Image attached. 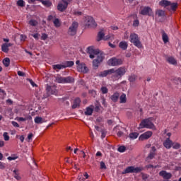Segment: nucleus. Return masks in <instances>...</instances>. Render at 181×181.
Returning <instances> with one entry per match:
<instances>
[{
	"label": "nucleus",
	"mask_w": 181,
	"mask_h": 181,
	"mask_svg": "<svg viewBox=\"0 0 181 181\" xmlns=\"http://www.w3.org/2000/svg\"><path fill=\"white\" fill-rule=\"evenodd\" d=\"M93 111L94 106L90 105V107H86V110L85 111V115H93Z\"/></svg>",
	"instance_id": "nucleus-20"
},
{
	"label": "nucleus",
	"mask_w": 181,
	"mask_h": 181,
	"mask_svg": "<svg viewBox=\"0 0 181 181\" xmlns=\"http://www.w3.org/2000/svg\"><path fill=\"white\" fill-rule=\"evenodd\" d=\"M136 80V75L135 74H132L129 76V81L130 83H134Z\"/></svg>",
	"instance_id": "nucleus-38"
},
{
	"label": "nucleus",
	"mask_w": 181,
	"mask_h": 181,
	"mask_svg": "<svg viewBox=\"0 0 181 181\" xmlns=\"http://www.w3.org/2000/svg\"><path fill=\"white\" fill-rule=\"evenodd\" d=\"M172 145H173V141H172L169 137L163 142V146L166 148V149H170V148H172Z\"/></svg>",
	"instance_id": "nucleus-17"
},
{
	"label": "nucleus",
	"mask_w": 181,
	"mask_h": 181,
	"mask_svg": "<svg viewBox=\"0 0 181 181\" xmlns=\"http://www.w3.org/2000/svg\"><path fill=\"white\" fill-rule=\"evenodd\" d=\"M120 104H125L127 103V95L124 93L122 94L119 97Z\"/></svg>",
	"instance_id": "nucleus-29"
},
{
	"label": "nucleus",
	"mask_w": 181,
	"mask_h": 181,
	"mask_svg": "<svg viewBox=\"0 0 181 181\" xmlns=\"http://www.w3.org/2000/svg\"><path fill=\"white\" fill-rule=\"evenodd\" d=\"M18 76H20V77H23V76H25V73H23V71H18Z\"/></svg>",
	"instance_id": "nucleus-59"
},
{
	"label": "nucleus",
	"mask_w": 181,
	"mask_h": 181,
	"mask_svg": "<svg viewBox=\"0 0 181 181\" xmlns=\"http://www.w3.org/2000/svg\"><path fill=\"white\" fill-rule=\"evenodd\" d=\"M144 170V167L129 166L122 173L127 175V173H141Z\"/></svg>",
	"instance_id": "nucleus-6"
},
{
	"label": "nucleus",
	"mask_w": 181,
	"mask_h": 181,
	"mask_svg": "<svg viewBox=\"0 0 181 181\" xmlns=\"http://www.w3.org/2000/svg\"><path fill=\"white\" fill-rule=\"evenodd\" d=\"M18 158H19V156H18V155L12 154L11 156H8L7 158V159H8V160H16V159H18Z\"/></svg>",
	"instance_id": "nucleus-36"
},
{
	"label": "nucleus",
	"mask_w": 181,
	"mask_h": 181,
	"mask_svg": "<svg viewBox=\"0 0 181 181\" xmlns=\"http://www.w3.org/2000/svg\"><path fill=\"white\" fill-rule=\"evenodd\" d=\"M152 134H153V133L151 131H147V132H144V134H141L139 139V141L149 139V138H151V136H152Z\"/></svg>",
	"instance_id": "nucleus-13"
},
{
	"label": "nucleus",
	"mask_w": 181,
	"mask_h": 181,
	"mask_svg": "<svg viewBox=\"0 0 181 181\" xmlns=\"http://www.w3.org/2000/svg\"><path fill=\"white\" fill-rule=\"evenodd\" d=\"M159 176H161V177H163L167 180H169V179H172V173H168L165 170H161L159 173Z\"/></svg>",
	"instance_id": "nucleus-14"
},
{
	"label": "nucleus",
	"mask_w": 181,
	"mask_h": 181,
	"mask_svg": "<svg viewBox=\"0 0 181 181\" xmlns=\"http://www.w3.org/2000/svg\"><path fill=\"white\" fill-rule=\"evenodd\" d=\"M117 136L121 137L124 135V132H122V131H119L117 134Z\"/></svg>",
	"instance_id": "nucleus-61"
},
{
	"label": "nucleus",
	"mask_w": 181,
	"mask_h": 181,
	"mask_svg": "<svg viewBox=\"0 0 181 181\" xmlns=\"http://www.w3.org/2000/svg\"><path fill=\"white\" fill-rule=\"evenodd\" d=\"M56 18V14L53 15H49L47 18V21H53V19Z\"/></svg>",
	"instance_id": "nucleus-52"
},
{
	"label": "nucleus",
	"mask_w": 181,
	"mask_h": 181,
	"mask_svg": "<svg viewBox=\"0 0 181 181\" xmlns=\"http://www.w3.org/2000/svg\"><path fill=\"white\" fill-rule=\"evenodd\" d=\"M105 34L102 31L99 32L98 34V42L100 40H104Z\"/></svg>",
	"instance_id": "nucleus-33"
},
{
	"label": "nucleus",
	"mask_w": 181,
	"mask_h": 181,
	"mask_svg": "<svg viewBox=\"0 0 181 181\" xmlns=\"http://www.w3.org/2000/svg\"><path fill=\"white\" fill-rule=\"evenodd\" d=\"M77 28H78V23L74 21L69 27L68 34L70 36H74L77 33Z\"/></svg>",
	"instance_id": "nucleus-11"
},
{
	"label": "nucleus",
	"mask_w": 181,
	"mask_h": 181,
	"mask_svg": "<svg viewBox=\"0 0 181 181\" xmlns=\"http://www.w3.org/2000/svg\"><path fill=\"white\" fill-rule=\"evenodd\" d=\"M3 136L4 138V141H8L9 139V136L7 132H4Z\"/></svg>",
	"instance_id": "nucleus-50"
},
{
	"label": "nucleus",
	"mask_w": 181,
	"mask_h": 181,
	"mask_svg": "<svg viewBox=\"0 0 181 181\" xmlns=\"http://www.w3.org/2000/svg\"><path fill=\"white\" fill-rule=\"evenodd\" d=\"M56 80L57 83H59L61 84H67V83H71L74 81V78L72 76H57Z\"/></svg>",
	"instance_id": "nucleus-8"
},
{
	"label": "nucleus",
	"mask_w": 181,
	"mask_h": 181,
	"mask_svg": "<svg viewBox=\"0 0 181 181\" xmlns=\"http://www.w3.org/2000/svg\"><path fill=\"white\" fill-rule=\"evenodd\" d=\"M76 69L79 73H83L84 74H86V73H88V67H87V65H86L84 63H81L78 66H76Z\"/></svg>",
	"instance_id": "nucleus-12"
},
{
	"label": "nucleus",
	"mask_w": 181,
	"mask_h": 181,
	"mask_svg": "<svg viewBox=\"0 0 181 181\" xmlns=\"http://www.w3.org/2000/svg\"><path fill=\"white\" fill-rule=\"evenodd\" d=\"M13 46L12 43H4L1 45V50L4 53H8L9 52V47Z\"/></svg>",
	"instance_id": "nucleus-16"
},
{
	"label": "nucleus",
	"mask_w": 181,
	"mask_h": 181,
	"mask_svg": "<svg viewBox=\"0 0 181 181\" xmlns=\"http://www.w3.org/2000/svg\"><path fill=\"white\" fill-rule=\"evenodd\" d=\"M87 50L90 59H94V57H96V59L93 61V67L95 69H98V67H100V64H101L104 61V54L100 52V49H94V47H88Z\"/></svg>",
	"instance_id": "nucleus-2"
},
{
	"label": "nucleus",
	"mask_w": 181,
	"mask_h": 181,
	"mask_svg": "<svg viewBox=\"0 0 181 181\" xmlns=\"http://www.w3.org/2000/svg\"><path fill=\"white\" fill-rule=\"evenodd\" d=\"M20 37H21V40H23V41L26 40V35H21Z\"/></svg>",
	"instance_id": "nucleus-60"
},
{
	"label": "nucleus",
	"mask_w": 181,
	"mask_h": 181,
	"mask_svg": "<svg viewBox=\"0 0 181 181\" xmlns=\"http://www.w3.org/2000/svg\"><path fill=\"white\" fill-rule=\"evenodd\" d=\"M46 90L48 95H56L57 94V90L54 86H47Z\"/></svg>",
	"instance_id": "nucleus-15"
},
{
	"label": "nucleus",
	"mask_w": 181,
	"mask_h": 181,
	"mask_svg": "<svg viewBox=\"0 0 181 181\" xmlns=\"http://www.w3.org/2000/svg\"><path fill=\"white\" fill-rule=\"evenodd\" d=\"M81 103V100L80 99V98H76L73 103L72 105V108L73 110L76 109V108H78V107H80V104Z\"/></svg>",
	"instance_id": "nucleus-18"
},
{
	"label": "nucleus",
	"mask_w": 181,
	"mask_h": 181,
	"mask_svg": "<svg viewBox=\"0 0 181 181\" xmlns=\"http://www.w3.org/2000/svg\"><path fill=\"white\" fill-rule=\"evenodd\" d=\"M32 138H33V134L30 133L28 135V141H30V139H32Z\"/></svg>",
	"instance_id": "nucleus-62"
},
{
	"label": "nucleus",
	"mask_w": 181,
	"mask_h": 181,
	"mask_svg": "<svg viewBox=\"0 0 181 181\" xmlns=\"http://www.w3.org/2000/svg\"><path fill=\"white\" fill-rule=\"evenodd\" d=\"M172 146L173 149H179L180 148V144L173 142Z\"/></svg>",
	"instance_id": "nucleus-41"
},
{
	"label": "nucleus",
	"mask_w": 181,
	"mask_h": 181,
	"mask_svg": "<svg viewBox=\"0 0 181 181\" xmlns=\"http://www.w3.org/2000/svg\"><path fill=\"white\" fill-rule=\"evenodd\" d=\"M138 136H139V133L138 132H132L129 134V138H130V139H132V140L136 139Z\"/></svg>",
	"instance_id": "nucleus-28"
},
{
	"label": "nucleus",
	"mask_w": 181,
	"mask_h": 181,
	"mask_svg": "<svg viewBox=\"0 0 181 181\" xmlns=\"http://www.w3.org/2000/svg\"><path fill=\"white\" fill-rule=\"evenodd\" d=\"M14 177H15V179H16L17 180H21V176H19V175H18V174H16V175H14Z\"/></svg>",
	"instance_id": "nucleus-64"
},
{
	"label": "nucleus",
	"mask_w": 181,
	"mask_h": 181,
	"mask_svg": "<svg viewBox=\"0 0 181 181\" xmlns=\"http://www.w3.org/2000/svg\"><path fill=\"white\" fill-rule=\"evenodd\" d=\"M83 20L87 28H97V23H95V21L93 17L87 16L83 18Z\"/></svg>",
	"instance_id": "nucleus-7"
},
{
	"label": "nucleus",
	"mask_w": 181,
	"mask_h": 181,
	"mask_svg": "<svg viewBox=\"0 0 181 181\" xmlns=\"http://www.w3.org/2000/svg\"><path fill=\"white\" fill-rule=\"evenodd\" d=\"M35 124H43L45 121L43 120V118L40 117H36L34 119Z\"/></svg>",
	"instance_id": "nucleus-31"
},
{
	"label": "nucleus",
	"mask_w": 181,
	"mask_h": 181,
	"mask_svg": "<svg viewBox=\"0 0 181 181\" xmlns=\"http://www.w3.org/2000/svg\"><path fill=\"white\" fill-rule=\"evenodd\" d=\"M74 15H76V16H81L83 13L81 11H74Z\"/></svg>",
	"instance_id": "nucleus-49"
},
{
	"label": "nucleus",
	"mask_w": 181,
	"mask_h": 181,
	"mask_svg": "<svg viewBox=\"0 0 181 181\" xmlns=\"http://www.w3.org/2000/svg\"><path fill=\"white\" fill-rule=\"evenodd\" d=\"M153 13L152 8L149 6L141 7L139 11V14L143 16H151Z\"/></svg>",
	"instance_id": "nucleus-10"
},
{
	"label": "nucleus",
	"mask_w": 181,
	"mask_h": 181,
	"mask_svg": "<svg viewBox=\"0 0 181 181\" xmlns=\"http://www.w3.org/2000/svg\"><path fill=\"white\" fill-rule=\"evenodd\" d=\"M124 63L122 59H118L117 57H112L107 61L108 66H121Z\"/></svg>",
	"instance_id": "nucleus-9"
},
{
	"label": "nucleus",
	"mask_w": 181,
	"mask_h": 181,
	"mask_svg": "<svg viewBox=\"0 0 181 181\" xmlns=\"http://www.w3.org/2000/svg\"><path fill=\"white\" fill-rule=\"evenodd\" d=\"M119 47L122 49V50H127L128 49V42L126 41H122L119 44Z\"/></svg>",
	"instance_id": "nucleus-22"
},
{
	"label": "nucleus",
	"mask_w": 181,
	"mask_h": 181,
	"mask_svg": "<svg viewBox=\"0 0 181 181\" xmlns=\"http://www.w3.org/2000/svg\"><path fill=\"white\" fill-rule=\"evenodd\" d=\"M166 61L168 63H169V64H173V66H176V64H177V61H176L173 57H168L166 58Z\"/></svg>",
	"instance_id": "nucleus-19"
},
{
	"label": "nucleus",
	"mask_w": 181,
	"mask_h": 181,
	"mask_svg": "<svg viewBox=\"0 0 181 181\" xmlns=\"http://www.w3.org/2000/svg\"><path fill=\"white\" fill-rule=\"evenodd\" d=\"M127 150V147H125L124 146H120L118 148H117V151L118 152H124V151Z\"/></svg>",
	"instance_id": "nucleus-42"
},
{
	"label": "nucleus",
	"mask_w": 181,
	"mask_h": 181,
	"mask_svg": "<svg viewBox=\"0 0 181 181\" xmlns=\"http://www.w3.org/2000/svg\"><path fill=\"white\" fill-rule=\"evenodd\" d=\"M57 9L59 12H64L66 9H67V6L63 4V3H59L57 5Z\"/></svg>",
	"instance_id": "nucleus-21"
},
{
	"label": "nucleus",
	"mask_w": 181,
	"mask_h": 181,
	"mask_svg": "<svg viewBox=\"0 0 181 181\" xmlns=\"http://www.w3.org/2000/svg\"><path fill=\"white\" fill-rule=\"evenodd\" d=\"M31 36H33V37H34L35 40H39V36H40V35L39 33H35V34H31Z\"/></svg>",
	"instance_id": "nucleus-47"
},
{
	"label": "nucleus",
	"mask_w": 181,
	"mask_h": 181,
	"mask_svg": "<svg viewBox=\"0 0 181 181\" xmlns=\"http://www.w3.org/2000/svg\"><path fill=\"white\" fill-rule=\"evenodd\" d=\"M156 152V148L155 146L151 147L150 153L148 156V159H153L155 157V153Z\"/></svg>",
	"instance_id": "nucleus-23"
},
{
	"label": "nucleus",
	"mask_w": 181,
	"mask_h": 181,
	"mask_svg": "<svg viewBox=\"0 0 181 181\" xmlns=\"http://www.w3.org/2000/svg\"><path fill=\"white\" fill-rule=\"evenodd\" d=\"M11 124H12L13 127H14L15 128H19V124H18V122H16L15 121H12Z\"/></svg>",
	"instance_id": "nucleus-53"
},
{
	"label": "nucleus",
	"mask_w": 181,
	"mask_h": 181,
	"mask_svg": "<svg viewBox=\"0 0 181 181\" xmlns=\"http://www.w3.org/2000/svg\"><path fill=\"white\" fill-rule=\"evenodd\" d=\"M173 81L175 83V84H181V78H175Z\"/></svg>",
	"instance_id": "nucleus-44"
},
{
	"label": "nucleus",
	"mask_w": 181,
	"mask_h": 181,
	"mask_svg": "<svg viewBox=\"0 0 181 181\" xmlns=\"http://www.w3.org/2000/svg\"><path fill=\"white\" fill-rule=\"evenodd\" d=\"M100 169H107V166L105 165V163L103 161L100 162Z\"/></svg>",
	"instance_id": "nucleus-51"
},
{
	"label": "nucleus",
	"mask_w": 181,
	"mask_h": 181,
	"mask_svg": "<svg viewBox=\"0 0 181 181\" xmlns=\"http://www.w3.org/2000/svg\"><path fill=\"white\" fill-rule=\"evenodd\" d=\"M100 132L102 134H101V138H102V139H104V138H105V136L107 135V134L105 133V130L101 129Z\"/></svg>",
	"instance_id": "nucleus-45"
},
{
	"label": "nucleus",
	"mask_w": 181,
	"mask_h": 181,
	"mask_svg": "<svg viewBox=\"0 0 181 181\" xmlns=\"http://www.w3.org/2000/svg\"><path fill=\"white\" fill-rule=\"evenodd\" d=\"M42 5H44V6H46L47 8H50V6H52V2H50L49 0H42Z\"/></svg>",
	"instance_id": "nucleus-32"
},
{
	"label": "nucleus",
	"mask_w": 181,
	"mask_h": 181,
	"mask_svg": "<svg viewBox=\"0 0 181 181\" xmlns=\"http://www.w3.org/2000/svg\"><path fill=\"white\" fill-rule=\"evenodd\" d=\"M52 69L56 70V71H59V70H62V69H64V65L63 64H54L52 65Z\"/></svg>",
	"instance_id": "nucleus-26"
},
{
	"label": "nucleus",
	"mask_w": 181,
	"mask_h": 181,
	"mask_svg": "<svg viewBox=\"0 0 181 181\" xmlns=\"http://www.w3.org/2000/svg\"><path fill=\"white\" fill-rule=\"evenodd\" d=\"M133 26H134V28H137V26H139V21L134 20L133 22Z\"/></svg>",
	"instance_id": "nucleus-48"
},
{
	"label": "nucleus",
	"mask_w": 181,
	"mask_h": 181,
	"mask_svg": "<svg viewBox=\"0 0 181 181\" xmlns=\"http://www.w3.org/2000/svg\"><path fill=\"white\" fill-rule=\"evenodd\" d=\"M28 80L33 87H37V85H36V83L33 82V80L32 79H28Z\"/></svg>",
	"instance_id": "nucleus-55"
},
{
	"label": "nucleus",
	"mask_w": 181,
	"mask_h": 181,
	"mask_svg": "<svg viewBox=\"0 0 181 181\" xmlns=\"http://www.w3.org/2000/svg\"><path fill=\"white\" fill-rule=\"evenodd\" d=\"M48 37L49 36L47 35V34L42 33L41 35V40H46V39H47Z\"/></svg>",
	"instance_id": "nucleus-46"
},
{
	"label": "nucleus",
	"mask_w": 181,
	"mask_h": 181,
	"mask_svg": "<svg viewBox=\"0 0 181 181\" xmlns=\"http://www.w3.org/2000/svg\"><path fill=\"white\" fill-rule=\"evenodd\" d=\"M3 64L5 67H9V65L11 64V59L9 58H5L3 60Z\"/></svg>",
	"instance_id": "nucleus-30"
},
{
	"label": "nucleus",
	"mask_w": 181,
	"mask_h": 181,
	"mask_svg": "<svg viewBox=\"0 0 181 181\" xmlns=\"http://www.w3.org/2000/svg\"><path fill=\"white\" fill-rule=\"evenodd\" d=\"M0 169H5V163L0 162Z\"/></svg>",
	"instance_id": "nucleus-63"
},
{
	"label": "nucleus",
	"mask_w": 181,
	"mask_h": 181,
	"mask_svg": "<svg viewBox=\"0 0 181 181\" xmlns=\"http://www.w3.org/2000/svg\"><path fill=\"white\" fill-rule=\"evenodd\" d=\"M125 73H127V68H125V66H121L117 69L112 68L101 71L99 73L98 76L99 77H107L111 75V80L112 81H117L122 76H125Z\"/></svg>",
	"instance_id": "nucleus-1"
},
{
	"label": "nucleus",
	"mask_w": 181,
	"mask_h": 181,
	"mask_svg": "<svg viewBox=\"0 0 181 181\" xmlns=\"http://www.w3.org/2000/svg\"><path fill=\"white\" fill-rule=\"evenodd\" d=\"M162 37L164 43H168V42H169V37H168V34H166L165 33H163Z\"/></svg>",
	"instance_id": "nucleus-35"
},
{
	"label": "nucleus",
	"mask_w": 181,
	"mask_h": 181,
	"mask_svg": "<svg viewBox=\"0 0 181 181\" xmlns=\"http://www.w3.org/2000/svg\"><path fill=\"white\" fill-rule=\"evenodd\" d=\"M53 23H54L55 28H59L60 20H59V18H55L54 21H53Z\"/></svg>",
	"instance_id": "nucleus-40"
},
{
	"label": "nucleus",
	"mask_w": 181,
	"mask_h": 181,
	"mask_svg": "<svg viewBox=\"0 0 181 181\" xmlns=\"http://www.w3.org/2000/svg\"><path fill=\"white\" fill-rule=\"evenodd\" d=\"M17 6H21V8H23L25 5V1L23 0H18L16 2Z\"/></svg>",
	"instance_id": "nucleus-34"
},
{
	"label": "nucleus",
	"mask_w": 181,
	"mask_h": 181,
	"mask_svg": "<svg viewBox=\"0 0 181 181\" xmlns=\"http://www.w3.org/2000/svg\"><path fill=\"white\" fill-rule=\"evenodd\" d=\"M158 4L160 6H162L163 8H165L168 11V12H170L171 13H175L176 11H177V8H179V4L177 2H171L168 0H161L159 1Z\"/></svg>",
	"instance_id": "nucleus-3"
},
{
	"label": "nucleus",
	"mask_w": 181,
	"mask_h": 181,
	"mask_svg": "<svg viewBox=\"0 0 181 181\" xmlns=\"http://www.w3.org/2000/svg\"><path fill=\"white\" fill-rule=\"evenodd\" d=\"M144 128L156 131V127H155V124L152 122V118L144 119L141 122L139 126V129H143Z\"/></svg>",
	"instance_id": "nucleus-4"
},
{
	"label": "nucleus",
	"mask_w": 181,
	"mask_h": 181,
	"mask_svg": "<svg viewBox=\"0 0 181 181\" xmlns=\"http://www.w3.org/2000/svg\"><path fill=\"white\" fill-rule=\"evenodd\" d=\"M156 16H158V18H165V11L163 10H157L156 11Z\"/></svg>",
	"instance_id": "nucleus-24"
},
{
	"label": "nucleus",
	"mask_w": 181,
	"mask_h": 181,
	"mask_svg": "<svg viewBox=\"0 0 181 181\" xmlns=\"http://www.w3.org/2000/svg\"><path fill=\"white\" fill-rule=\"evenodd\" d=\"M101 92L103 94H107V93H108V88H107V87H102L100 89Z\"/></svg>",
	"instance_id": "nucleus-43"
},
{
	"label": "nucleus",
	"mask_w": 181,
	"mask_h": 181,
	"mask_svg": "<svg viewBox=\"0 0 181 181\" xmlns=\"http://www.w3.org/2000/svg\"><path fill=\"white\" fill-rule=\"evenodd\" d=\"M103 117H98L96 119V122H103Z\"/></svg>",
	"instance_id": "nucleus-56"
},
{
	"label": "nucleus",
	"mask_w": 181,
	"mask_h": 181,
	"mask_svg": "<svg viewBox=\"0 0 181 181\" xmlns=\"http://www.w3.org/2000/svg\"><path fill=\"white\" fill-rule=\"evenodd\" d=\"M101 108V105L100 104H96L95 105V107H93V111H95V112H100V109Z\"/></svg>",
	"instance_id": "nucleus-39"
},
{
	"label": "nucleus",
	"mask_w": 181,
	"mask_h": 181,
	"mask_svg": "<svg viewBox=\"0 0 181 181\" xmlns=\"http://www.w3.org/2000/svg\"><path fill=\"white\" fill-rule=\"evenodd\" d=\"M30 26H37V21L36 20L31 19L28 22Z\"/></svg>",
	"instance_id": "nucleus-37"
},
{
	"label": "nucleus",
	"mask_w": 181,
	"mask_h": 181,
	"mask_svg": "<svg viewBox=\"0 0 181 181\" xmlns=\"http://www.w3.org/2000/svg\"><path fill=\"white\" fill-rule=\"evenodd\" d=\"M64 69H66V67H73L74 66V62L73 61H66L63 63Z\"/></svg>",
	"instance_id": "nucleus-25"
},
{
	"label": "nucleus",
	"mask_w": 181,
	"mask_h": 181,
	"mask_svg": "<svg viewBox=\"0 0 181 181\" xmlns=\"http://www.w3.org/2000/svg\"><path fill=\"white\" fill-rule=\"evenodd\" d=\"M35 1H38V2H41V4L43 1V0H28V3L33 4Z\"/></svg>",
	"instance_id": "nucleus-57"
},
{
	"label": "nucleus",
	"mask_w": 181,
	"mask_h": 181,
	"mask_svg": "<svg viewBox=\"0 0 181 181\" xmlns=\"http://www.w3.org/2000/svg\"><path fill=\"white\" fill-rule=\"evenodd\" d=\"M17 121L21 122V121H26L25 117H17Z\"/></svg>",
	"instance_id": "nucleus-58"
},
{
	"label": "nucleus",
	"mask_w": 181,
	"mask_h": 181,
	"mask_svg": "<svg viewBox=\"0 0 181 181\" xmlns=\"http://www.w3.org/2000/svg\"><path fill=\"white\" fill-rule=\"evenodd\" d=\"M129 39L131 43H133L136 47H138V49H142V43L141 42V40H139V37L136 33H131Z\"/></svg>",
	"instance_id": "nucleus-5"
},
{
	"label": "nucleus",
	"mask_w": 181,
	"mask_h": 181,
	"mask_svg": "<svg viewBox=\"0 0 181 181\" xmlns=\"http://www.w3.org/2000/svg\"><path fill=\"white\" fill-rule=\"evenodd\" d=\"M111 100L113 101V103H117L118 101V98H119V93H115L112 96H111Z\"/></svg>",
	"instance_id": "nucleus-27"
},
{
	"label": "nucleus",
	"mask_w": 181,
	"mask_h": 181,
	"mask_svg": "<svg viewBox=\"0 0 181 181\" xmlns=\"http://www.w3.org/2000/svg\"><path fill=\"white\" fill-rule=\"evenodd\" d=\"M62 2L64 5H66V6H69V4L71 2V0H62Z\"/></svg>",
	"instance_id": "nucleus-54"
}]
</instances>
